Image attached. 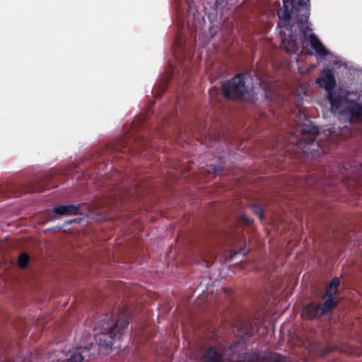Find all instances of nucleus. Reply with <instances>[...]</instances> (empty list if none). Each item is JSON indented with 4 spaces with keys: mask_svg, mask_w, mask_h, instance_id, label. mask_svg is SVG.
Here are the masks:
<instances>
[{
    "mask_svg": "<svg viewBox=\"0 0 362 362\" xmlns=\"http://www.w3.org/2000/svg\"><path fill=\"white\" fill-rule=\"evenodd\" d=\"M255 332H259L260 334L262 333L259 328L257 329L256 330H255L254 328L247 329L245 327H243L240 330L238 331L237 334L240 336L242 338H243L245 335H252L255 333Z\"/></svg>",
    "mask_w": 362,
    "mask_h": 362,
    "instance_id": "15",
    "label": "nucleus"
},
{
    "mask_svg": "<svg viewBox=\"0 0 362 362\" xmlns=\"http://www.w3.org/2000/svg\"><path fill=\"white\" fill-rule=\"evenodd\" d=\"M238 362H286V358L278 354L273 353H251L239 355Z\"/></svg>",
    "mask_w": 362,
    "mask_h": 362,
    "instance_id": "7",
    "label": "nucleus"
},
{
    "mask_svg": "<svg viewBox=\"0 0 362 362\" xmlns=\"http://www.w3.org/2000/svg\"><path fill=\"white\" fill-rule=\"evenodd\" d=\"M128 322L121 317L116 321L103 322L94 329V339L100 351H108L122 337Z\"/></svg>",
    "mask_w": 362,
    "mask_h": 362,
    "instance_id": "4",
    "label": "nucleus"
},
{
    "mask_svg": "<svg viewBox=\"0 0 362 362\" xmlns=\"http://www.w3.org/2000/svg\"><path fill=\"white\" fill-rule=\"evenodd\" d=\"M316 83L327 91V99L330 103L332 113H338L339 119L350 122L354 120L362 121V104L349 100L346 96L332 91L336 86V80L330 69H325Z\"/></svg>",
    "mask_w": 362,
    "mask_h": 362,
    "instance_id": "2",
    "label": "nucleus"
},
{
    "mask_svg": "<svg viewBox=\"0 0 362 362\" xmlns=\"http://www.w3.org/2000/svg\"><path fill=\"white\" fill-rule=\"evenodd\" d=\"M252 209L253 212L259 218V219H262L264 217L262 209L257 205H254L252 206Z\"/></svg>",
    "mask_w": 362,
    "mask_h": 362,
    "instance_id": "17",
    "label": "nucleus"
},
{
    "mask_svg": "<svg viewBox=\"0 0 362 362\" xmlns=\"http://www.w3.org/2000/svg\"><path fill=\"white\" fill-rule=\"evenodd\" d=\"M340 285V279L334 277L327 287L325 294L323 296L324 303H309L305 305L301 311V316L305 319H313L320 317L334 308L337 302L335 296Z\"/></svg>",
    "mask_w": 362,
    "mask_h": 362,
    "instance_id": "6",
    "label": "nucleus"
},
{
    "mask_svg": "<svg viewBox=\"0 0 362 362\" xmlns=\"http://www.w3.org/2000/svg\"><path fill=\"white\" fill-rule=\"evenodd\" d=\"M214 159H216V160H218L220 163H222V158L221 156L214 157Z\"/></svg>",
    "mask_w": 362,
    "mask_h": 362,
    "instance_id": "19",
    "label": "nucleus"
},
{
    "mask_svg": "<svg viewBox=\"0 0 362 362\" xmlns=\"http://www.w3.org/2000/svg\"><path fill=\"white\" fill-rule=\"evenodd\" d=\"M66 357L62 362H82L83 360L81 353L70 351L66 353Z\"/></svg>",
    "mask_w": 362,
    "mask_h": 362,
    "instance_id": "11",
    "label": "nucleus"
},
{
    "mask_svg": "<svg viewBox=\"0 0 362 362\" xmlns=\"http://www.w3.org/2000/svg\"><path fill=\"white\" fill-rule=\"evenodd\" d=\"M204 362H223V356L217 350L210 349L204 356Z\"/></svg>",
    "mask_w": 362,
    "mask_h": 362,
    "instance_id": "9",
    "label": "nucleus"
},
{
    "mask_svg": "<svg viewBox=\"0 0 362 362\" xmlns=\"http://www.w3.org/2000/svg\"><path fill=\"white\" fill-rule=\"evenodd\" d=\"M337 134L334 126H325L320 130L311 121L305 119L301 124L302 140L296 141L299 148L308 156L316 158L324 153L320 141Z\"/></svg>",
    "mask_w": 362,
    "mask_h": 362,
    "instance_id": "3",
    "label": "nucleus"
},
{
    "mask_svg": "<svg viewBox=\"0 0 362 362\" xmlns=\"http://www.w3.org/2000/svg\"><path fill=\"white\" fill-rule=\"evenodd\" d=\"M218 282L215 280L213 282V284L209 286V284H203L202 283L199 286V287L197 289V291L200 290L202 291V294L199 296V298H205L207 297L209 294H213L215 292L214 286L215 284H218Z\"/></svg>",
    "mask_w": 362,
    "mask_h": 362,
    "instance_id": "10",
    "label": "nucleus"
},
{
    "mask_svg": "<svg viewBox=\"0 0 362 362\" xmlns=\"http://www.w3.org/2000/svg\"><path fill=\"white\" fill-rule=\"evenodd\" d=\"M249 250L246 247H243L240 249L238 251L234 252L233 253L230 254L227 259L228 262L233 261L235 259H238L240 256H245L247 252Z\"/></svg>",
    "mask_w": 362,
    "mask_h": 362,
    "instance_id": "14",
    "label": "nucleus"
},
{
    "mask_svg": "<svg viewBox=\"0 0 362 362\" xmlns=\"http://www.w3.org/2000/svg\"><path fill=\"white\" fill-rule=\"evenodd\" d=\"M29 262V256L26 253H22L19 255L18 259V264L19 267H25Z\"/></svg>",
    "mask_w": 362,
    "mask_h": 362,
    "instance_id": "16",
    "label": "nucleus"
},
{
    "mask_svg": "<svg viewBox=\"0 0 362 362\" xmlns=\"http://www.w3.org/2000/svg\"><path fill=\"white\" fill-rule=\"evenodd\" d=\"M241 220L243 221H245V222L249 223V224L252 223V220L250 218H249L246 215H242Z\"/></svg>",
    "mask_w": 362,
    "mask_h": 362,
    "instance_id": "18",
    "label": "nucleus"
},
{
    "mask_svg": "<svg viewBox=\"0 0 362 362\" xmlns=\"http://www.w3.org/2000/svg\"><path fill=\"white\" fill-rule=\"evenodd\" d=\"M334 63L337 64H338V63H339V62H338V61H337V60H335V61L334 62Z\"/></svg>",
    "mask_w": 362,
    "mask_h": 362,
    "instance_id": "20",
    "label": "nucleus"
},
{
    "mask_svg": "<svg viewBox=\"0 0 362 362\" xmlns=\"http://www.w3.org/2000/svg\"><path fill=\"white\" fill-rule=\"evenodd\" d=\"M92 339L90 335L85 336L78 346V349H90L92 346Z\"/></svg>",
    "mask_w": 362,
    "mask_h": 362,
    "instance_id": "13",
    "label": "nucleus"
},
{
    "mask_svg": "<svg viewBox=\"0 0 362 362\" xmlns=\"http://www.w3.org/2000/svg\"><path fill=\"white\" fill-rule=\"evenodd\" d=\"M310 0H283V6L278 11L281 30V46L289 53L298 49V35L303 47L310 45L320 57L329 54L320 40L308 26L310 15Z\"/></svg>",
    "mask_w": 362,
    "mask_h": 362,
    "instance_id": "1",
    "label": "nucleus"
},
{
    "mask_svg": "<svg viewBox=\"0 0 362 362\" xmlns=\"http://www.w3.org/2000/svg\"><path fill=\"white\" fill-rule=\"evenodd\" d=\"M291 143H294V142H296V141H293V140H291Z\"/></svg>",
    "mask_w": 362,
    "mask_h": 362,
    "instance_id": "21",
    "label": "nucleus"
},
{
    "mask_svg": "<svg viewBox=\"0 0 362 362\" xmlns=\"http://www.w3.org/2000/svg\"><path fill=\"white\" fill-rule=\"evenodd\" d=\"M202 168H206V170L209 173H218L221 170L220 164L215 165L211 160H209L205 165H202Z\"/></svg>",
    "mask_w": 362,
    "mask_h": 362,
    "instance_id": "12",
    "label": "nucleus"
},
{
    "mask_svg": "<svg viewBox=\"0 0 362 362\" xmlns=\"http://www.w3.org/2000/svg\"><path fill=\"white\" fill-rule=\"evenodd\" d=\"M79 206L76 204L57 205L53 208V211L59 216H71L79 214Z\"/></svg>",
    "mask_w": 362,
    "mask_h": 362,
    "instance_id": "8",
    "label": "nucleus"
},
{
    "mask_svg": "<svg viewBox=\"0 0 362 362\" xmlns=\"http://www.w3.org/2000/svg\"><path fill=\"white\" fill-rule=\"evenodd\" d=\"M257 86L259 87L262 86L258 76H252L249 74H240L225 82L222 89L226 98L235 100L245 97V95L253 91Z\"/></svg>",
    "mask_w": 362,
    "mask_h": 362,
    "instance_id": "5",
    "label": "nucleus"
}]
</instances>
